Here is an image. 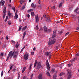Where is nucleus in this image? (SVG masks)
Here are the masks:
<instances>
[{
	"label": "nucleus",
	"mask_w": 79,
	"mask_h": 79,
	"mask_svg": "<svg viewBox=\"0 0 79 79\" xmlns=\"http://www.w3.org/2000/svg\"><path fill=\"white\" fill-rule=\"evenodd\" d=\"M11 42H12V43H13V44H16V42L14 41L13 40H11Z\"/></svg>",
	"instance_id": "39"
},
{
	"label": "nucleus",
	"mask_w": 79,
	"mask_h": 79,
	"mask_svg": "<svg viewBox=\"0 0 79 79\" xmlns=\"http://www.w3.org/2000/svg\"><path fill=\"white\" fill-rule=\"evenodd\" d=\"M75 60H76V58H74V59H73L72 60H71V62H72V61H75Z\"/></svg>",
	"instance_id": "27"
},
{
	"label": "nucleus",
	"mask_w": 79,
	"mask_h": 79,
	"mask_svg": "<svg viewBox=\"0 0 79 79\" xmlns=\"http://www.w3.org/2000/svg\"><path fill=\"white\" fill-rule=\"evenodd\" d=\"M76 56H79V54H77L76 55Z\"/></svg>",
	"instance_id": "53"
},
{
	"label": "nucleus",
	"mask_w": 79,
	"mask_h": 79,
	"mask_svg": "<svg viewBox=\"0 0 79 79\" xmlns=\"http://www.w3.org/2000/svg\"><path fill=\"white\" fill-rule=\"evenodd\" d=\"M22 27V26L19 27V31H21V29Z\"/></svg>",
	"instance_id": "35"
},
{
	"label": "nucleus",
	"mask_w": 79,
	"mask_h": 79,
	"mask_svg": "<svg viewBox=\"0 0 79 79\" xmlns=\"http://www.w3.org/2000/svg\"><path fill=\"white\" fill-rule=\"evenodd\" d=\"M56 36V34H53V35H52V38H54V37H55Z\"/></svg>",
	"instance_id": "34"
},
{
	"label": "nucleus",
	"mask_w": 79,
	"mask_h": 79,
	"mask_svg": "<svg viewBox=\"0 0 79 79\" xmlns=\"http://www.w3.org/2000/svg\"><path fill=\"white\" fill-rule=\"evenodd\" d=\"M26 77H24L23 78V79H26Z\"/></svg>",
	"instance_id": "60"
},
{
	"label": "nucleus",
	"mask_w": 79,
	"mask_h": 79,
	"mask_svg": "<svg viewBox=\"0 0 79 79\" xmlns=\"http://www.w3.org/2000/svg\"><path fill=\"white\" fill-rule=\"evenodd\" d=\"M46 74L47 76H50V73L49 72H47L46 73Z\"/></svg>",
	"instance_id": "24"
},
{
	"label": "nucleus",
	"mask_w": 79,
	"mask_h": 79,
	"mask_svg": "<svg viewBox=\"0 0 79 79\" xmlns=\"http://www.w3.org/2000/svg\"><path fill=\"white\" fill-rule=\"evenodd\" d=\"M18 46H19V45L18 44V42L17 43L16 45V48H18Z\"/></svg>",
	"instance_id": "36"
},
{
	"label": "nucleus",
	"mask_w": 79,
	"mask_h": 79,
	"mask_svg": "<svg viewBox=\"0 0 79 79\" xmlns=\"http://www.w3.org/2000/svg\"><path fill=\"white\" fill-rule=\"evenodd\" d=\"M76 30H78V31H79V27L77 28Z\"/></svg>",
	"instance_id": "58"
},
{
	"label": "nucleus",
	"mask_w": 79,
	"mask_h": 79,
	"mask_svg": "<svg viewBox=\"0 0 79 79\" xmlns=\"http://www.w3.org/2000/svg\"><path fill=\"white\" fill-rule=\"evenodd\" d=\"M35 48H33V50H35Z\"/></svg>",
	"instance_id": "62"
},
{
	"label": "nucleus",
	"mask_w": 79,
	"mask_h": 79,
	"mask_svg": "<svg viewBox=\"0 0 79 79\" xmlns=\"http://www.w3.org/2000/svg\"><path fill=\"white\" fill-rule=\"evenodd\" d=\"M55 68H52L51 70V72L52 73H54V72H55Z\"/></svg>",
	"instance_id": "13"
},
{
	"label": "nucleus",
	"mask_w": 79,
	"mask_h": 79,
	"mask_svg": "<svg viewBox=\"0 0 79 79\" xmlns=\"http://www.w3.org/2000/svg\"><path fill=\"white\" fill-rule=\"evenodd\" d=\"M3 40V37H2V38H1V40Z\"/></svg>",
	"instance_id": "64"
},
{
	"label": "nucleus",
	"mask_w": 79,
	"mask_h": 79,
	"mask_svg": "<svg viewBox=\"0 0 79 79\" xmlns=\"http://www.w3.org/2000/svg\"><path fill=\"white\" fill-rule=\"evenodd\" d=\"M2 3V6H4V4H5V1H3V0H1L0 2V3Z\"/></svg>",
	"instance_id": "9"
},
{
	"label": "nucleus",
	"mask_w": 79,
	"mask_h": 79,
	"mask_svg": "<svg viewBox=\"0 0 79 79\" xmlns=\"http://www.w3.org/2000/svg\"><path fill=\"white\" fill-rule=\"evenodd\" d=\"M26 31H25L23 34V39H24V38L25 37V36H26Z\"/></svg>",
	"instance_id": "11"
},
{
	"label": "nucleus",
	"mask_w": 79,
	"mask_h": 79,
	"mask_svg": "<svg viewBox=\"0 0 79 79\" xmlns=\"http://www.w3.org/2000/svg\"><path fill=\"white\" fill-rule=\"evenodd\" d=\"M10 69L9 71L8 72V73H9V71H11V69H13V65H10Z\"/></svg>",
	"instance_id": "10"
},
{
	"label": "nucleus",
	"mask_w": 79,
	"mask_h": 79,
	"mask_svg": "<svg viewBox=\"0 0 79 79\" xmlns=\"http://www.w3.org/2000/svg\"><path fill=\"white\" fill-rule=\"evenodd\" d=\"M56 33V31H54L53 32V34H55Z\"/></svg>",
	"instance_id": "42"
},
{
	"label": "nucleus",
	"mask_w": 79,
	"mask_h": 79,
	"mask_svg": "<svg viewBox=\"0 0 79 79\" xmlns=\"http://www.w3.org/2000/svg\"><path fill=\"white\" fill-rule=\"evenodd\" d=\"M9 6H10V7H11V4H10L9 5Z\"/></svg>",
	"instance_id": "61"
},
{
	"label": "nucleus",
	"mask_w": 79,
	"mask_h": 79,
	"mask_svg": "<svg viewBox=\"0 0 79 79\" xmlns=\"http://www.w3.org/2000/svg\"><path fill=\"white\" fill-rule=\"evenodd\" d=\"M68 67H70V66H71V65L70 64H68Z\"/></svg>",
	"instance_id": "56"
},
{
	"label": "nucleus",
	"mask_w": 79,
	"mask_h": 79,
	"mask_svg": "<svg viewBox=\"0 0 79 79\" xmlns=\"http://www.w3.org/2000/svg\"><path fill=\"white\" fill-rule=\"evenodd\" d=\"M78 10H79V8L77 7L75 10L74 12H77V11H78Z\"/></svg>",
	"instance_id": "30"
},
{
	"label": "nucleus",
	"mask_w": 79,
	"mask_h": 79,
	"mask_svg": "<svg viewBox=\"0 0 79 79\" xmlns=\"http://www.w3.org/2000/svg\"><path fill=\"white\" fill-rule=\"evenodd\" d=\"M18 54V51H14V52H13L12 51H10L8 54L7 60L9 58L11 59L12 57H13L14 58H16Z\"/></svg>",
	"instance_id": "1"
},
{
	"label": "nucleus",
	"mask_w": 79,
	"mask_h": 79,
	"mask_svg": "<svg viewBox=\"0 0 79 79\" xmlns=\"http://www.w3.org/2000/svg\"><path fill=\"white\" fill-rule=\"evenodd\" d=\"M3 11V12L4 14L3 16V18H5V15H6V14L5 13L6 12V7H5L4 8Z\"/></svg>",
	"instance_id": "7"
},
{
	"label": "nucleus",
	"mask_w": 79,
	"mask_h": 79,
	"mask_svg": "<svg viewBox=\"0 0 79 79\" xmlns=\"http://www.w3.org/2000/svg\"><path fill=\"white\" fill-rule=\"evenodd\" d=\"M8 24L9 25H11V21H10L9 20V21H8Z\"/></svg>",
	"instance_id": "31"
},
{
	"label": "nucleus",
	"mask_w": 79,
	"mask_h": 79,
	"mask_svg": "<svg viewBox=\"0 0 79 79\" xmlns=\"http://www.w3.org/2000/svg\"><path fill=\"white\" fill-rule=\"evenodd\" d=\"M68 73H69V74H70L71 73V71L70 70H68Z\"/></svg>",
	"instance_id": "29"
},
{
	"label": "nucleus",
	"mask_w": 79,
	"mask_h": 79,
	"mask_svg": "<svg viewBox=\"0 0 79 79\" xmlns=\"http://www.w3.org/2000/svg\"><path fill=\"white\" fill-rule=\"evenodd\" d=\"M46 54L47 56H50L51 55V52H47L46 53Z\"/></svg>",
	"instance_id": "16"
},
{
	"label": "nucleus",
	"mask_w": 79,
	"mask_h": 79,
	"mask_svg": "<svg viewBox=\"0 0 79 79\" xmlns=\"http://www.w3.org/2000/svg\"><path fill=\"white\" fill-rule=\"evenodd\" d=\"M56 42V40L54 39L52 41V40H50V38L49 39V45H52V44H54Z\"/></svg>",
	"instance_id": "3"
},
{
	"label": "nucleus",
	"mask_w": 79,
	"mask_h": 79,
	"mask_svg": "<svg viewBox=\"0 0 79 79\" xmlns=\"http://www.w3.org/2000/svg\"><path fill=\"white\" fill-rule=\"evenodd\" d=\"M3 71H2L1 72V77H2L3 76Z\"/></svg>",
	"instance_id": "46"
},
{
	"label": "nucleus",
	"mask_w": 79,
	"mask_h": 79,
	"mask_svg": "<svg viewBox=\"0 0 79 79\" xmlns=\"http://www.w3.org/2000/svg\"><path fill=\"white\" fill-rule=\"evenodd\" d=\"M20 76H21V75H20V74L18 73V79H19V77H20Z\"/></svg>",
	"instance_id": "26"
},
{
	"label": "nucleus",
	"mask_w": 79,
	"mask_h": 79,
	"mask_svg": "<svg viewBox=\"0 0 79 79\" xmlns=\"http://www.w3.org/2000/svg\"><path fill=\"white\" fill-rule=\"evenodd\" d=\"M16 69H13V72H15L16 71Z\"/></svg>",
	"instance_id": "49"
},
{
	"label": "nucleus",
	"mask_w": 79,
	"mask_h": 79,
	"mask_svg": "<svg viewBox=\"0 0 79 79\" xmlns=\"http://www.w3.org/2000/svg\"><path fill=\"white\" fill-rule=\"evenodd\" d=\"M34 11V10L33 9H30L28 10V12L30 13V12H31V11Z\"/></svg>",
	"instance_id": "20"
},
{
	"label": "nucleus",
	"mask_w": 79,
	"mask_h": 79,
	"mask_svg": "<svg viewBox=\"0 0 79 79\" xmlns=\"http://www.w3.org/2000/svg\"><path fill=\"white\" fill-rule=\"evenodd\" d=\"M32 67V64L31 63L30 64V66L29 67V69H31Z\"/></svg>",
	"instance_id": "21"
},
{
	"label": "nucleus",
	"mask_w": 79,
	"mask_h": 79,
	"mask_svg": "<svg viewBox=\"0 0 79 79\" xmlns=\"http://www.w3.org/2000/svg\"><path fill=\"white\" fill-rule=\"evenodd\" d=\"M18 13V12H17V11H16V12L15 13V15H17V14Z\"/></svg>",
	"instance_id": "57"
},
{
	"label": "nucleus",
	"mask_w": 79,
	"mask_h": 79,
	"mask_svg": "<svg viewBox=\"0 0 79 79\" xmlns=\"http://www.w3.org/2000/svg\"><path fill=\"white\" fill-rule=\"evenodd\" d=\"M35 20L36 23H38L39 21V17L38 15H36L35 16Z\"/></svg>",
	"instance_id": "5"
},
{
	"label": "nucleus",
	"mask_w": 79,
	"mask_h": 79,
	"mask_svg": "<svg viewBox=\"0 0 79 79\" xmlns=\"http://www.w3.org/2000/svg\"><path fill=\"white\" fill-rule=\"evenodd\" d=\"M31 7L33 8H35V7H36V6L34 4V3H33L31 5Z\"/></svg>",
	"instance_id": "8"
},
{
	"label": "nucleus",
	"mask_w": 79,
	"mask_h": 79,
	"mask_svg": "<svg viewBox=\"0 0 79 79\" xmlns=\"http://www.w3.org/2000/svg\"><path fill=\"white\" fill-rule=\"evenodd\" d=\"M44 30L45 32L47 31V27L46 26H44Z\"/></svg>",
	"instance_id": "12"
},
{
	"label": "nucleus",
	"mask_w": 79,
	"mask_h": 79,
	"mask_svg": "<svg viewBox=\"0 0 79 79\" xmlns=\"http://www.w3.org/2000/svg\"><path fill=\"white\" fill-rule=\"evenodd\" d=\"M46 66H47V69L48 70H50V64L48 60L46 61Z\"/></svg>",
	"instance_id": "4"
},
{
	"label": "nucleus",
	"mask_w": 79,
	"mask_h": 79,
	"mask_svg": "<svg viewBox=\"0 0 79 79\" xmlns=\"http://www.w3.org/2000/svg\"><path fill=\"white\" fill-rule=\"evenodd\" d=\"M63 74V73H61L60 74V76H62Z\"/></svg>",
	"instance_id": "55"
},
{
	"label": "nucleus",
	"mask_w": 79,
	"mask_h": 79,
	"mask_svg": "<svg viewBox=\"0 0 79 79\" xmlns=\"http://www.w3.org/2000/svg\"><path fill=\"white\" fill-rule=\"evenodd\" d=\"M44 18H46V15H43Z\"/></svg>",
	"instance_id": "52"
},
{
	"label": "nucleus",
	"mask_w": 79,
	"mask_h": 79,
	"mask_svg": "<svg viewBox=\"0 0 79 79\" xmlns=\"http://www.w3.org/2000/svg\"><path fill=\"white\" fill-rule=\"evenodd\" d=\"M6 40H8V37L6 36Z\"/></svg>",
	"instance_id": "47"
},
{
	"label": "nucleus",
	"mask_w": 79,
	"mask_h": 79,
	"mask_svg": "<svg viewBox=\"0 0 79 79\" xmlns=\"http://www.w3.org/2000/svg\"><path fill=\"white\" fill-rule=\"evenodd\" d=\"M24 58L26 60H28L29 58V54H25L24 55Z\"/></svg>",
	"instance_id": "6"
},
{
	"label": "nucleus",
	"mask_w": 79,
	"mask_h": 79,
	"mask_svg": "<svg viewBox=\"0 0 79 79\" xmlns=\"http://www.w3.org/2000/svg\"><path fill=\"white\" fill-rule=\"evenodd\" d=\"M39 3H40V2H41V1H40V0H39Z\"/></svg>",
	"instance_id": "63"
},
{
	"label": "nucleus",
	"mask_w": 79,
	"mask_h": 79,
	"mask_svg": "<svg viewBox=\"0 0 79 79\" xmlns=\"http://www.w3.org/2000/svg\"><path fill=\"white\" fill-rule=\"evenodd\" d=\"M8 16H11V13L10 11L8 12Z\"/></svg>",
	"instance_id": "32"
},
{
	"label": "nucleus",
	"mask_w": 79,
	"mask_h": 79,
	"mask_svg": "<svg viewBox=\"0 0 79 79\" xmlns=\"http://www.w3.org/2000/svg\"><path fill=\"white\" fill-rule=\"evenodd\" d=\"M36 29L37 30L39 29V27H38V26L37 25L36 26Z\"/></svg>",
	"instance_id": "50"
},
{
	"label": "nucleus",
	"mask_w": 79,
	"mask_h": 79,
	"mask_svg": "<svg viewBox=\"0 0 79 79\" xmlns=\"http://www.w3.org/2000/svg\"><path fill=\"white\" fill-rule=\"evenodd\" d=\"M0 56H3V53H1L0 54Z\"/></svg>",
	"instance_id": "48"
},
{
	"label": "nucleus",
	"mask_w": 79,
	"mask_h": 79,
	"mask_svg": "<svg viewBox=\"0 0 79 79\" xmlns=\"http://www.w3.org/2000/svg\"><path fill=\"white\" fill-rule=\"evenodd\" d=\"M15 17L16 19H17L18 18V15H15Z\"/></svg>",
	"instance_id": "33"
},
{
	"label": "nucleus",
	"mask_w": 79,
	"mask_h": 79,
	"mask_svg": "<svg viewBox=\"0 0 79 79\" xmlns=\"http://www.w3.org/2000/svg\"><path fill=\"white\" fill-rule=\"evenodd\" d=\"M27 26H25L22 29V31H25L26 28H27Z\"/></svg>",
	"instance_id": "19"
},
{
	"label": "nucleus",
	"mask_w": 79,
	"mask_h": 79,
	"mask_svg": "<svg viewBox=\"0 0 79 79\" xmlns=\"http://www.w3.org/2000/svg\"><path fill=\"white\" fill-rule=\"evenodd\" d=\"M24 8H25V6H23L22 7L21 10H23L24 9Z\"/></svg>",
	"instance_id": "41"
},
{
	"label": "nucleus",
	"mask_w": 79,
	"mask_h": 79,
	"mask_svg": "<svg viewBox=\"0 0 79 79\" xmlns=\"http://www.w3.org/2000/svg\"><path fill=\"white\" fill-rule=\"evenodd\" d=\"M8 16H7L6 17V18L5 20V22H6L7 21V20H8Z\"/></svg>",
	"instance_id": "25"
},
{
	"label": "nucleus",
	"mask_w": 79,
	"mask_h": 79,
	"mask_svg": "<svg viewBox=\"0 0 79 79\" xmlns=\"http://www.w3.org/2000/svg\"><path fill=\"white\" fill-rule=\"evenodd\" d=\"M52 8L53 10H54V9H55V6H52Z\"/></svg>",
	"instance_id": "45"
},
{
	"label": "nucleus",
	"mask_w": 79,
	"mask_h": 79,
	"mask_svg": "<svg viewBox=\"0 0 79 79\" xmlns=\"http://www.w3.org/2000/svg\"><path fill=\"white\" fill-rule=\"evenodd\" d=\"M37 65V68L38 69L40 68L41 67L40 62H37V60H36L34 65V68H35V67Z\"/></svg>",
	"instance_id": "2"
},
{
	"label": "nucleus",
	"mask_w": 79,
	"mask_h": 79,
	"mask_svg": "<svg viewBox=\"0 0 79 79\" xmlns=\"http://www.w3.org/2000/svg\"><path fill=\"white\" fill-rule=\"evenodd\" d=\"M24 48H25V47H24L21 50V52H20V53H21V52H23V50H24Z\"/></svg>",
	"instance_id": "38"
},
{
	"label": "nucleus",
	"mask_w": 79,
	"mask_h": 79,
	"mask_svg": "<svg viewBox=\"0 0 79 79\" xmlns=\"http://www.w3.org/2000/svg\"><path fill=\"white\" fill-rule=\"evenodd\" d=\"M69 32H68L67 33L65 34V36H67V35H69Z\"/></svg>",
	"instance_id": "40"
},
{
	"label": "nucleus",
	"mask_w": 79,
	"mask_h": 79,
	"mask_svg": "<svg viewBox=\"0 0 79 79\" xmlns=\"http://www.w3.org/2000/svg\"><path fill=\"white\" fill-rule=\"evenodd\" d=\"M12 10L14 11L15 12L16 11V9H15V7L12 8Z\"/></svg>",
	"instance_id": "37"
},
{
	"label": "nucleus",
	"mask_w": 79,
	"mask_h": 79,
	"mask_svg": "<svg viewBox=\"0 0 79 79\" xmlns=\"http://www.w3.org/2000/svg\"><path fill=\"white\" fill-rule=\"evenodd\" d=\"M31 55H34V52H31Z\"/></svg>",
	"instance_id": "43"
},
{
	"label": "nucleus",
	"mask_w": 79,
	"mask_h": 79,
	"mask_svg": "<svg viewBox=\"0 0 79 79\" xmlns=\"http://www.w3.org/2000/svg\"><path fill=\"white\" fill-rule=\"evenodd\" d=\"M39 79H42V75L40 74L39 76Z\"/></svg>",
	"instance_id": "15"
},
{
	"label": "nucleus",
	"mask_w": 79,
	"mask_h": 79,
	"mask_svg": "<svg viewBox=\"0 0 79 79\" xmlns=\"http://www.w3.org/2000/svg\"><path fill=\"white\" fill-rule=\"evenodd\" d=\"M11 0H9V3H11Z\"/></svg>",
	"instance_id": "59"
},
{
	"label": "nucleus",
	"mask_w": 79,
	"mask_h": 79,
	"mask_svg": "<svg viewBox=\"0 0 79 79\" xmlns=\"http://www.w3.org/2000/svg\"><path fill=\"white\" fill-rule=\"evenodd\" d=\"M63 33V31H60L59 32V34H61Z\"/></svg>",
	"instance_id": "44"
},
{
	"label": "nucleus",
	"mask_w": 79,
	"mask_h": 79,
	"mask_svg": "<svg viewBox=\"0 0 79 79\" xmlns=\"http://www.w3.org/2000/svg\"><path fill=\"white\" fill-rule=\"evenodd\" d=\"M71 78V75L69 74L67 77V79H70Z\"/></svg>",
	"instance_id": "14"
},
{
	"label": "nucleus",
	"mask_w": 79,
	"mask_h": 79,
	"mask_svg": "<svg viewBox=\"0 0 79 79\" xmlns=\"http://www.w3.org/2000/svg\"><path fill=\"white\" fill-rule=\"evenodd\" d=\"M26 70V67H24L22 71V73H23L24 71H25V70Z\"/></svg>",
	"instance_id": "18"
},
{
	"label": "nucleus",
	"mask_w": 79,
	"mask_h": 79,
	"mask_svg": "<svg viewBox=\"0 0 79 79\" xmlns=\"http://www.w3.org/2000/svg\"><path fill=\"white\" fill-rule=\"evenodd\" d=\"M27 17L29 18L30 17V15L29 14L27 15Z\"/></svg>",
	"instance_id": "51"
},
{
	"label": "nucleus",
	"mask_w": 79,
	"mask_h": 79,
	"mask_svg": "<svg viewBox=\"0 0 79 79\" xmlns=\"http://www.w3.org/2000/svg\"><path fill=\"white\" fill-rule=\"evenodd\" d=\"M46 21L48 22H50V19L47 18L46 19Z\"/></svg>",
	"instance_id": "17"
},
{
	"label": "nucleus",
	"mask_w": 79,
	"mask_h": 79,
	"mask_svg": "<svg viewBox=\"0 0 79 79\" xmlns=\"http://www.w3.org/2000/svg\"><path fill=\"white\" fill-rule=\"evenodd\" d=\"M7 79H13V77H9V78H8Z\"/></svg>",
	"instance_id": "54"
},
{
	"label": "nucleus",
	"mask_w": 79,
	"mask_h": 79,
	"mask_svg": "<svg viewBox=\"0 0 79 79\" xmlns=\"http://www.w3.org/2000/svg\"><path fill=\"white\" fill-rule=\"evenodd\" d=\"M31 15L34 16H35V15L34 14V12H31Z\"/></svg>",
	"instance_id": "22"
},
{
	"label": "nucleus",
	"mask_w": 79,
	"mask_h": 79,
	"mask_svg": "<svg viewBox=\"0 0 79 79\" xmlns=\"http://www.w3.org/2000/svg\"><path fill=\"white\" fill-rule=\"evenodd\" d=\"M56 79V75L54 74L53 79Z\"/></svg>",
	"instance_id": "23"
},
{
	"label": "nucleus",
	"mask_w": 79,
	"mask_h": 79,
	"mask_svg": "<svg viewBox=\"0 0 79 79\" xmlns=\"http://www.w3.org/2000/svg\"><path fill=\"white\" fill-rule=\"evenodd\" d=\"M62 5H63V3H60L59 5V8H60V7H61V6H62Z\"/></svg>",
	"instance_id": "28"
}]
</instances>
